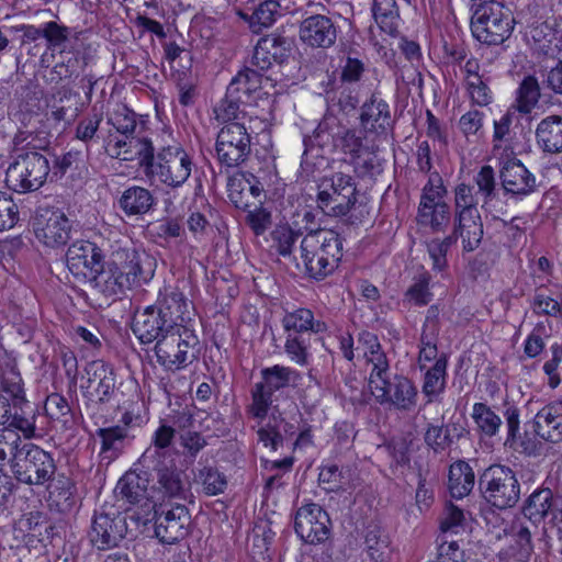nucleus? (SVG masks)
<instances>
[{
    "label": "nucleus",
    "instance_id": "nucleus-2",
    "mask_svg": "<svg viewBox=\"0 0 562 562\" xmlns=\"http://www.w3.org/2000/svg\"><path fill=\"white\" fill-rule=\"evenodd\" d=\"M513 117L514 113L508 111L498 123H494V140L505 143L504 146L494 144V157L497 156L499 160L504 190L514 195H528L536 189V177L514 156L515 146L509 130Z\"/></svg>",
    "mask_w": 562,
    "mask_h": 562
},
{
    "label": "nucleus",
    "instance_id": "nucleus-57",
    "mask_svg": "<svg viewBox=\"0 0 562 562\" xmlns=\"http://www.w3.org/2000/svg\"><path fill=\"white\" fill-rule=\"evenodd\" d=\"M136 116L134 111L123 105L114 111L108 122L123 136H135L134 133L137 127Z\"/></svg>",
    "mask_w": 562,
    "mask_h": 562
},
{
    "label": "nucleus",
    "instance_id": "nucleus-17",
    "mask_svg": "<svg viewBox=\"0 0 562 562\" xmlns=\"http://www.w3.org/2000/svg\"><path fill=\"white\" fill-rule=\"evenodd\" d=\"M104 244L98 245L92 240H77L72 243L66 252V263L69 271L76 277L88 280L101 269L104 262Z\"/></svg>",
    "mask_w": 562,
    "mask_h": 562
},
{
    "label": "nucleus",
    "instance_id": "nucleus-27",
    "mask_svg": "<svg viewBox=\"0 0 562 562\" xmlns=\"http://www.w3.org/2000/svg\"><path fill=\"white\" fill-rule=\"evenodd\" d=\"M520 486L512 469L494 464V507L504 509L514 506Z\"/></svg>",
    "mask_w": 562,
    "mask_h": 562
},
{
    "label": "nucleus",
    "instance_id": "nucleus-54",
    "mask_svg": "<svg viewBox=\"0 0 562 562\" xmlns=\"http://www.w3.org/2000/svg\"><path fill=\"white\" fill-rule=\"evenodd\" d=\"M540 92L537 80L533 77H527L521 82L517 95V109L521 113H530L538 102Z\"/></svg>",
    "mask_w": 562,
    "mask_h": 562
},
{
    "label": "nucleus",
    "instance_id": "nucleus-21",
    "mask_svg": "<svg viewBox=\"0 0 562 562\" xmlns=\"http://www.w3.org/2000/svg\"><path fill=\"white\" fill-rule=\"evenodd\" d=\"M292 45L293 41L290 37L274 33L266 35L255 46L250 65L266 71L274 63L282 64L289 58Z\"/></svg>",
    "mask_w": 562,
    "mask_h": 562
},
{
    "label": "nucleus",
    "instance_id": "nucleus-12",
    "mask_svg": "<svg viewBox=\"0 0 562 562\" xmlns=\"http://www.w3.org/2000/svg\"><path fill=\"white\" fill-rule=\"evenodd\" d=\"M138 470L151 477V487L164 496L186 498L189 483L183 471L178 469L175 458L138 463Z\"/></svg>",
    "mask_w": 562,
    "mask_h": 562
},
{
    "label": "nucleus",
    "instance_id": "nucleus-51",
    "mask_svg": "<svg viewBox=\"0 0 562 562\" xmlns=\"http://www.w3.org/2000/svg\"><path fill=\"white\" fill-rule=\"evenodd\" d=\"M471 417L475 424L474 430L479 434L481 442L490 447L492 441V408L485 403H475Z\"/></svg>",
    "mask_w": 562,
    "mask_h": 562
},
{
    "label": "nucleus",
    "instance_id": "nucleus-14",
    "mask_svg": "<svg viewBox=\"0 0 562 562\" xmlns=\"http://www.w3.org/2000/svg\"><path fill=\"white\" fill-rule=\"evenodd\" d=\"M369 389L380 405L393 406L401 412H411L417 405V386L402 374H395L392 379L387 375L382 379V384L372 385Z\"/></svg>",
    "mask_w": 562,
    "mask_h": 562
},
{
    "label": "nucleus",
    "instance_id": "nucleus-64",
    "mask_svg": "<svg viewBox=\"0 0 562 562\" xmlns=\"http://www.w3.org/2000/svg\"><path fill=\"white\" fill-rule=\"evenodd\" d=\"M532 311L537 315H544L553 318L562 316L561 303L544 293H537L532 301Z\"/></svg>",
    "mask_w": 562,
    "mask_h": 562
},
{
    "label": "nucleus",
    "instance_id": "nucleus-15",
    "mask_svg": "<svg viewBox=\"0 0 562 562\" xmlns=\"http://www.w3.org/2000/svg\"><path fill=\"white\" fill-rule=\"evenodd\" d=\"M35 237L47 247L64 246L70 239L71 223L54 206L38 207L33 222Z\"/></svg>",
    "mask_w": 562,
    "mask_h": 562
},
{
    "label": "nucleus",
    "instance_id": "nucleus-37",
    "mask_svg": "<svg viewBox=\"0 0 562 562\" xmlns=\"http://www.w3.org/2000/svg\"><path fill=\"white\" fill-rule=\"evenodd\" d=\"M175 435L176 430L171 426L160 425L154 432L153 445L143 452L138 463L175 458V453L170 449Z\"/></svg>",
    "mask_w": 562,
    "mask_h": 562
},
{
    "label": "nucleus",
    "instance_id": "nucleus-8",
    "mask_svg": "<svg viewBox=\"0 0 562 562\" xmlns=\"http://www.w3.org/2000/svg\"><path fill=\"white\" fill-rule=\"evenodd\" d=\"M11 472L21 484L44 486L57 472V464L53 453L25 442L14 459Z\"/></svg>",
    "mask_w": 562,
    "mask_h": 562
},
{
    "label": "nucleus",
    "instance_id": "nucleus-61",
    "mask_svg": "<svg viewBox=\"0 0 562 562\" xmlns=\"http://www.w3.org/2000/svg\"><path fill=\"white\" fill-rule=\"evenodd\" d=\"M278 176L274 165L267 166V170H259L257 175L249 173L246 179L248 191L254 198H258L266 186H272L277 182Z\"/></svg>",
    "mask_w": 562,
    "mask_h": 562
},
{
    "label": "nucleus",
    "instance_id": "nucleus-22",
    "mask_svg": "<svg viewBox=\"0 0 562 562\" xmlns=\"http://www.w3.org/2000/svg\"><path fill=\"white\" fill-rule=\"evenodd\" d=\"M177 328L154 304L136 314L132 324L133 333L142 344L158 342Z\"/></svg>",
    "mask_w": 562,
    "mask_h": 562
},
{
    "label": "nucleus",
    "instance_id": "nucleus-45",
    "mask_svg": "<svg viewBox=\"0 0 562 562\" xmlns=\"http://www.w3.org/2000/svg\"><path fill=\"white\" fill-rule=\"evenodd\" d=\"M60 60L53 67L50 75L52 81L59 82L61 80L77 77L81 68V60L78 52L66 49L59 50Z\"/></svg>",
    "mask_w": 562,
    "mask_h": 562
},
{
    "label": "nucleus",
    "instance_id": "nucleus-30",
    "mask_svg": "<svg viewBox=\"0 0 562 562\" xmlns=\"http://www.w3.org/2000/svg\"><path fill=\"white\" fill-rule=\"evenodd\" d=\"M156 204V199L150 190L140 186H132L125 189L117 205L127 216H143L147 214Z\"/></svg>",
    "mask_w": 562,
    "mask_h": 562
},
{
    "label": "nucleus",
    "instance_id": "nucleus-58",
    "mask_svg": "<svg viewBox=\"0 0 562 562\" xmlns=\"http://www.w3.org/2000/svg\"><path fill=\"white\" fill-rule=\"evenodd\" d=\"M366 359L372 364V370L368 379V386L371 387L372 385L382 384V379L389 375L390 370L385 352L380 348L372 353L367 352Z\"/></svg>",
    "mask_w": 562,
    "mask_h": 562
},
{
    "label": "nucleus",
    "instance_id": "nucleus-6",
    "mask_svg": "<svg viewBox=\"0 0 562 562\" xmlns=\"http://www.w3.org/2000/svg\"><path fill=\"white\" fill-rule=\"evenodd\" d=\"M358 188L352 176L335 172L318 186L316 205L326 216H346L356 205Z\"/></svg>",
    "mask_w": 562,
    "mask_h": 562
},
{
    "label": "nucleus",
    "instance_id": "nucleus-49",
    "mask_svg": "<svg viewBox=\"0 0 562 562\" xmlns=\"http://www.w3.org/2000/svg\"><path fill=\"white\" fill-rule=\"evenodd\" d=\"M460 237V233L456 231V225H453V231L450 235L445 237L443 239H432L427 244L428 252L430 258L432 259V269L437 271H442L447 266V252L454 245Z\"/></svg>",
    "mask_w": 562,
    "mask_h": 562
},
{
    "label": "nucleus",
    "instance_id": "nucleus-25",
    "mask_svg": "<svg viewBox=\"0 0 562 562\" xmlns=\"http://www.w3.org/2000/svg\"><path fill=\"white\" fill-rule=\"evenodd\" d=\"M48 492V502L61 514H68L76 507V484L71 477L61 472L53 474L44 485Z\"/></svg>",
    "mask_w": 562,
    "mask_h": 562
},
{
    "label": "nucleus",
    "instance_id": "nucleus-10",
    "mask_svg": "<svg viewBox=\"0 0 562 562\" xmlns=\"http://www.w3.org/2000/svg\"><path fill=\"white\" fill-rule=\"evenodd\" d=\"M49 172V161L44 154L25 150L9 166L5 182L16 192L35 191L45 183Z\"/></svg>",
    "mask_w": 562,
    "mask_h": 562
},
{
    "label": "nucleus",
    "instance_id": "nucleus-46",
    "mask_svg": "<svg viewBox=\"0 0 562 562\" xmlns=\"http://www.w3.org/2000/svg\"><path fill=\"white\" fill-rule=\"evenodd\" d=\"M446 369L447 360L445 357H440L436 360L435 364L427 370L423 384V393L429 397L428 403L432 401V396L438 395L443 391L446 383Z\"/></svg>",
    "mask_w": 562,
    "mask_h": 562
},
{
    "label": "nucleus",
    "instance_id": "nucleus-26",
    "mask_svg": "<svg viewBox=\"0 0 562 562\" xmlns=\"http://www.w3.org/2000/svg\"><path fill=\"white\" fill-rule=\"evenodd\" d=\"M0 426H9L19 429L25 439L35 437V414L33 409H26L20 405L14 407L7 396L0 394Z\"/></svg>",
    "mask_w": 562,
    "mask_h": 562
},
{
    "label": "nucleus",
    "instance_id": "nucleus-1",
    "mask_svg": "<svg viewBox=\"0 0 562 562\" xmlns=\"http://www.w3.org/2000/svg\"><path fill=\"white\" fill-rule=\"evenodd\" d=\"M93 273L87 281L90 286L104 297L124 293L133 286L148 282L154 271L151 260L145 252L137 251L133 246H117L112 251V261L109 267Z\"/></svg>",
    "mask_w": 562,
    "mask_h": 562
},
{
    "label": "nucleus",
    "instance_id": "nucleus-28",
    "mask_svg": "<svg viewBox=\"0 0 562 562\" xmlns=\"http://www.w3.org/2000/svg\"><path fill=\"white\" fill-rule=\"evenodd\" d=\"M562 519V501H554L549 488L535 491L524 506V515L533 524L541 522L549 514Z\"/></svg>",
    "mask_w": 562,
    "mask_h": 562
},
{
    "label": "nucleus",
    "instance_id": "nucleus-47",
    "mask_svg": "<svg viewBox=\"0 0 562 562\" xmlns=\"http://www.w3.org/2000/svg\"><path fill=\"white\" fill-rule=\"evenodd\" d=\"M19 429L4 426L0 430V462L9 461L10 469L14 462L18 452H20L25 443L19 435Z\"/></svg>",
    "mask_w": 562,
    "mask_h": 562
},
{
    "label": "nucleus",
    "instance_id": "nucleus-53",
    "mask_svg": "<svg viewBox=\"0 0 562 562\" xmlns=\"http://www.w3.org/2000/svg\"><path fill=\"white\" fill-rule=\"evenodd\" d=\"M244 101H237L236 98L229 97L226 92L225 97L215 105L214 113L217 121L223 123L239 122L245 116V112L240 109Z\"/></svg>",
    "mask_w": 562,
    "mask_h": 562
},
{
    "label": "nucleus",
    "instance_id": "nucleus-41",
    "mask_svg": "<svg viewBox=\"0 0 562 562\" xmlns=\"http://www.w3.org/2000/svg\"><path fill=\"white\" fill-rule=\"evenodd\" d=\"M374 21L384 33L394 36L400 23V10L395 0H373Z\"/></svg>",
    "mask_w": 562,
    "mask_h": 562
},
{
    "label": "nucleus",
    "instance_id": "nucleus-18",
    "mask_svg": "<svg viewBox=\"0 0 562 562\" xmlns=\"http://www.w3.org/2000/svg\"><path fill=\"white\" fill-rule=\"evenodd\" d=\"M191 515L184 505L155 513V535L161 543L173 544L189 535Z\"/></svg>",
    "mask_w": 562,
    "mask_h": 562
},
{
    "label": "nucleus",
    "instance_id": "nucleus-52",
    "mask_svg": "<svg viewBox=\"0 0 562 562\" xmlns=\"http://www.w3.org/2000/svg\"><path fill=\"white\" fill-rule=\"evenodd\" d=\"M71 36V29L56 21L44 23V38L50 52L66 49V43Z\"/></svg>",
    "mask_w": 562,
    "mask_h": 562
},
{
    "label": "nucleus",
    "instance_id": "nucleus-48",
    "mask_svg": "<svg viewBox=\"0 0 562 562\" xmlns=\"http://www.w3.org/2000/svg\"><path fill=\"white\" fill-rule=\"evenodd\" d=\"M311 336L285 335L284 351L294 363L304 367L308 364Z\"/></svg>",
    "mask_w": 562,
    "mask_h": 562
},
{
    "label": "nucleus",
    "instance_id": "nucleus-3",
    "mask_svg": "<svg viewBox=\"0 0 562 562\" xmlns=\"http://www.w3.org/2000/svg\"><path fill=\"white\" fill-rule=\"evenodd\" d=\"M342 239L333 231H312L301 240L300 254L308 277L323 280L331 274L342 258Z\"/></svg>",
    "mask_w": 562,
    "mask_h": 562
},
{
    "label": "nucleus",
    "instance_id": "nucleus-11",
    "mask_svg": "<svg viewBox=\"0 0 562 562\" xmlns=\"http://www.w3.org/2000/svg\"><path fill=\"white\" fill-rule=\"evenodd\" d=\"M126 533V516L113 505H103L94 510L88 537L90 543L98 550L117 547Z\"/></svg>",
    "mask_w": 562,
    "mask_h": 562
},
{
    "label": "nucleus",
    "instance_id": "nucleus-16",
    "mask_svg": "<svg viewBox=\"0 0 562 562\" xmlns=\"http://www.w3.org/2000/svg\"><path fill=\"white\" fill-rule=\"evenodd\" d=\"M294 529L304 542L319 544L330 537V518L319 505L306 504L296 512Z\"/></svg>",
    "mask_w": 562,
    "mask_h": 562
},
{
    "label": "nucleus",
    "instance_id": "nucleus-39",
    "mask_svg": "<svg viewBox=\"0 0 562 562\" xmlns=\"http://www.w3.org/2000/svg\"><path fill=\"white\" fill-rule=\"evenodd\" d=\"M538 144L548 153L562 151V117L543 119L536 131Z\"/></svg>",
    "mask_w": 562,
    "mask_h": 562
},
{
    "label": "nucleus",
    "instance_id": "nucleus-55",
    "mask_svg": "<svg viewBox=\"0 0 562 562\" xmlns=\"http://www.w3.org/2000/svg\"><path fill=\"white\" fill-rule=\"evenodd\" d=\"M300 236L288 225H279L271 232L272 247L282 257L291 256L295 240Z\"/></svg>",
    "mask_w": 562,
    "mask_h": 562
},
{
    "label": "nucleus",
    "instance_id": "nucleus-31",
    "mask_svg": "<svg viewBox=\"0 0 562 562\" xmlns=\"http://www.w3.org/2000/svg\"><path fill=\"white\" fill-rule=\"evenodd\" d=\"M282 326L285 335L311 336L312 334L325 333L328 329L325 322L315 319L313 312L303 307L285 313L282 318Z\"/></svg>",
    "mask_w": 562,
    "mask_h": 562
},
{
    "label": "nucleus",
    "instance_id": "nucleus-42",
    "mask_svg": "<svg viewBox=\"0 0 562 562\" xmlns=\"http://www.w3.org/2000/svg\"><path fill=\"white\" fill-rule=\"evenodd\" d=\"M451 220L450 206L443 201L427 207H418L417 221L420 225L430 226L434 232L443 231Z\"/></svg>",
    "mask_w": 562,
    "mask_h": 562
},
{
    "label": "nucleus",
    "instance_id": "nucleus-34",
    "mask_svg": "<svg viewBox=\"0 0 562 562\" xmlns=\"http://www.w3.org/2000/svg\"><path fill=\"white\" fill-rule=\"evenodd\" d=\"M151 477L138 470V461L117 482L115 491L130 504H136L145 497Z\"/></svg>",
    "mask_w": 562,
    "mask_h": 562
},
{
    "label": "nucleus",
    "instance_id": "nucleus-38",
    "mask_svg": "<svg viewBox=\"0 0 562 562\" xmlns=\"http://www.w3.org/2000/svg\"><path fill=\"white\" fill-rule=\"evenodd\" d=\"M95 435L101 439L100 454L102 459L111 462L122 453L127 438V429L121 426H111L97 429Z\"/></svg>",
    "mask_w": 562,
    "mask_h": 562
},
{
    "label": "nucleus",
    "instance_id": "nucleus-36",
    "mask_svg": "<svg viewBox=\"0 0 562 562\" xmlns=\"http://www.w3.org/2000/svg\"><path fill=\"white\" fill-rule=\"evenodd\" d=\"M153 145L151 139L147 137L124 136L115 140L112 156L122 160H132L136 157L143 167L147 157H151Z\"/></svg>",
    "mask_w": 562,
    "mask_h": 562
},
{
    "label": "nucleus",
    "instance_id": "nucleus-32",
    "mask_svg": "<svg viewBox=\"0 0 562 562\" xmlns=\"http://www.w3.org/2000/svg\"><path fill=\"white\" fill-rule=\"evenodd\" d=\"M86 372L89 384L97 382L94 393L99 403H108L115 392V373L111 366L102 360L90 362Z\"/></svg>",
    "mask_w": 562,
    "mask_h": 562
},
{
    "label": "nucleus",
    "instance_id": "nucleus-29",
    "mask_svg": "<svg viewBox=\"0 0 562 562\" xmlns=\"http://www.w3.org/2000/svg\"><path fill=\"white\" fill-rule=\"evenodd\" d=\"M535 430L544 440H562V401L552 402L537 413Z\"/></svg>",
    "mask_w": 562,
    "mask_h": 562
},
{
    "label": "nucleus",
    "instance_id": "nucleus-13",
    "mask_svg": "<svg viewBox=\"0 0 562 562\" xmlns=\"http://www.w3.org/2000/svg\"><path fill=\"white\" fill-rule=\"evenodd\" d=\"M216 155L218 161L227 168L244 164L250 155V135L240 122L224 125L216 138Z\"/></svg>",
    "mask_w": 562,
    "mask_h": 562
},
{
    "label": "nucleus",
    "instance_id": "nucleus-59",
    "mask_svg": "<svg viewBox=\"0 0 562 562\" xmlns=\"http://www.w3.org/2000/svg\"><path fill=\"white\" fill-rule=\"evenodd\" d=\"M102 122V114L92 113L81 119L76 127L75 136L77 139L88 144L95 143L99 138L98 131Z\"/></svg>",
    "mask_w": 562,
    "mask_h": 562
},
{
    "label": "nucleus",
    "instance_id": "nucleus-20",
    "mask_svg": "<svg viewBox=\"0 0 562 562\" xmlns=\"http://www.w3.org/2000/svg\"><path fill=\"white\" fill-rule=\"evenodd\" d=\"M360 124L364 133L374 134L384 139L392 132L394 121L390 105L380 93L373 92L370 99L362 104Z\"/></svg>",
    "mask_w": 562,
    "mask_h": 562
},
{
    "label": "nucleus",
    "instance_id": "nucleus-62",
    "mask_svg": "<svg viewBox=\"0 0 562 562\" xmlns=\"http://www.w3.org/2000/svg\"><path fill=\"white\" fill-rule=\"evenodd\" d=\"M364 543L371 562H383L390 553L387 540L380 537L379 530H369Z\"/></svg>",
    "mask_w": 562,
    "mask_h": 562
},
{
    "label": "nucleus",
    "instance_id": "nucleus-44",
    "mask_svg": "<svg viewBox=\"0 0 562 562\" xmlns=\"http://www.w3.org/2000/svg\"><path fill=\"white\" fill-rule=\"evenodd\" d=\"M431 276L428 271L423 270L413 278V283L404 293L403 302H408L415 306H425L432 300L429 284Z\"/></svg>",
    "mask_w": 562,
    "mask_h": 562
},
{
    "label": "nucleus",
    "instance_id": "nucleus-5",
    "mask_svg": "<svg viewBox=\"0 0 562 562\" xmlns=\"http://www.w3.org/2000/svg\"><path fill=\"white\" fill-rule=\"evenodd\" d=\"M260 375L261 381L257 382L251 389V404L248 412L254 418L263 420L277 400L274 394L295 385L301 375L296 370L281 364L261 369Z\"/></svg>",
    "mask_w": 562,
    "mask_h": 562
},
{
    "label": "nucleus",
    "instance_id": "nucleus-7",
    "mask_svg": "<svg viewBox=\"0 0 562 562\" xmlns=\"http://www.w3.org/2000/svg\"><path fill=\"white\" fill-rule=\"evenodd\" d=\"M200 340L194 329L177 328L164 339L156 342L155 355L157 362L168 371H179L187 368L199 357Z\"/></svg>",
    "mask_w": 562,
    "mask_h": 562
},
{
    "label": "nucleus",
    "instance_id": "nucleus-40",
    "mask_svg": "<svg viewBox=\"0 0 562 562\" xmlns=\"http://www.w3.org/2000/svg\"><path fill=\"white\" fill-rule=\"evenodd\" d=\"M474 486V473L464 461H458L450 465L448 487L454 498L467 496Z\"/></svg>",
    "mask_w": 562,
    "mask_h": 562
},
{
    "label": "nucleus",
    "instance_id": "nucleus-9",
    "mask_svg": "<svg viewBox=\"0 0 562 562\" xmlns=\"http://www.w3.org/2000/svg\"><path fill=\"white\" fill-rule=\"evenodd\" d=\"M476 205L472 188L465 183L458 184L454 189V225L465 251L476 249L483 238V224Z\"/></svg>",
    "mask_w": 562,
    "mask_h": 562
},
{
    "label": "nucleus",
    "instance_id": "nucleus-56",
    "mask_svg": "<svg viewBox=\"0 0 562 562\" xmlns=\"http://www.w3.org/2000/svg\"><path fill=\"white\" fill-rule=\"evenodd\" d=\"M44 409L50 419L61 422L64 425L71 419V408L68 401L58 393H52L46 397Z\"/></svg>",
    "mask_w": 562,
    "mask_h": 562
},
{
    "label": "nucleus",
    "instance_id": "nucleus-33",
    "mask_svg": "<svg viewBox=\"0 0 562 562\" xmlns=\"http://www.w3.org/2000/svg\"><path fill=\"white\" fill-rule=\"evenodd\" d=\"M262 72L254 66H245L231 80L226 92L237 101L249 102L252 93L261 89Z\"/></svg>",
    "mask_w": 562,
    "mask_h": 562
},
{
    "label": "nucleus",
    "instance_id": "nucleus-35",
    "mask_svg": "<svg viewBox=\"0 0 562 562\" xmlns=\"http://www.w3.org/2000/svg\"><path fill=\"white\" fill-rule=\"evenodd\" d=\"M0 387L10 395L14 407L20 408L21 405L32 409L30 402L25 398L23 381L14 361L8 360L0 364Z\"/></svg>",
    "mask_w": 562,
    "mask_h": 562
},
{
    "label": "nucleus",
    "instance_id": "nucleus-19",
    "mask_svg": "<svg viewBox=\"0 0 562 562\" xmlns=\"http://www.w3.org/2000/svg\"><path fill=\"white\" fill-rule=\"evenodd\" d=\"M338 131V120L335 116H325L313 134L303 139L302 165L315 166L317 159H324V149L336 147Z\"/></svg>",
    "mask_w": 562,
    "mask_h": 562
},
{
    "label": "nucleus",
    "instance_id": "nucleus-43",
    "mask_svg": "<svg viewBox=\"0 0 562 562\" xmlns=\"http://www.w3.org/2000/svg\"><path fill=\"white\" fill-rule=\"evenodd\" d=\"M473 3V15L471 19V32L473 37L486 45L492 44V33L488 29V22L491 13L487 12L486 5L488 3L487 0H472Z\"/></svg>",
    "mask_w": 562,
    "mask_h": 562
},
{
    "label": "nucleus",
    "instance_id": "nucleus-4",
    "mask_svg": "<svg viewBox=\"0 0 562 562\" xmlns=\"http://www.w3.org/2000/svg\"><path fill=\"white\" fill-rule=\"evenodd\" d=\"M193 159L179 144L156 148L153 145L151 157H147L143 166L146 176L157 178L168 188L182 187L189 179L193 168Z\"/></svg>",
    "mask_w": 562,
    "mask_h": 562
},
{
    "label": "nucleus",
    "instance_id": "nucleus-60",
    "mask_svg": "<svg viewBox=\"0 0 562 562\" xmlns=\"http://www.w3.org/2000/svg\"><path fill=\"white\" fill-rule=\"evenodd\" d=\"M336 147L352 158L358 157L363 149L362 137L355 130L345 128L339 125Z\"/></svg>",
    "mask_w": 562,
    "mask_h": 562
},
{
    "label": "nucleus",
    "instance_id": "nucleus-24",
    "mask_svg": "<svg viewBox=\"0 0 562 562\" xmlns=\"http://www.w3.org/2000/svg\"><path fill=\"white\" fill-rule=\"evenodd\" d=\"M155 308L171 322L175 327L188 328L190 319L189 302L186 295L177 288L164 286L158 292Z\"/></svg>",
    "mask_w": 562,
    "mask_h": 562
},
{
    "label": "nucleus",
    "instance_id": "nucleus-23",
    "mask_svg": "<svg viewBox=\"0 0 562 562\" xmlns=\"http://www.w3.org/2000/svg\"><path fill=\"white\" fill-rule=\"evenodd\" d=\"M299 36L310 47L329 48L336 42L337 27L329 16L314 14L301 21Z\"/></svg>",
    "mask_w": 562,
    "mask_h": 562
},
{
    "label": "nucleus",
    "instance_id": "nucleus-63",
    "mask_svg": "<svg viewBox=\"0 0 562 562\" xmlns=\"http://www.w3.org/2000/svg\"><path fill=\"white\" fill-rule=\"evenodd\" d=\"M280 4L277 0L262 1L251 14V26H271L279 14Z\"/></svg>",
    "mask_w": 562,
    "mask_h": 562
},
{
    "label": "nucleus",
    "instance_id": "nucleus-50",
    "mask_svg": "<svg viewBox=\"0 0 562 562\" xmlns=\"http://www.w3.org/2000/svg\"><path fill=\"white\" fill-rule=\"evenodd\" d=\"M196 482L202 485L203 492L209 496L222 494L227 487L226 476L213 467L200 469Z\"/></svg>",
    "mask_w": 562,
    "mask_h": 562
}]
</instances>
